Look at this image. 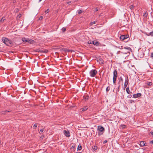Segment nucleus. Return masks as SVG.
<instances>
[{"label": "nucleus", "mask_w": 153, "mask_h": 153, "mask_svg": "<svg viewBox=\"0 0 153 153\" xmlns=\"http://www.w3.org/2000/svg\"><path fill=\"white\" fill-rule=\"evenodd\" d=\"M22 42H27L30 44H34L35 41L31 39H20Z\"/></svg>", "instance_id": "obj_1"}, {"label": "nucleus", "mask_w": 153, "mask_h": 153, "mask_svg": "<svg viewBox=\"0 0 153 153\" xmlns=\"http://www.w3.org/2000/svg\"><path fill=\"white\" fill-rule=\"evenodd\" d=\"M2 40L5 44L8 46L12 43V42L9 39H2Z\"/></svg>", "instance_id": "obj_2"}, {"label": "nucleus", "mask_w": 153, "mask_h": 153, "mask_svg": "<svg viewBox=\"0 0 153 153\" xmlns=\"http://www.w3.org/2000/svg\"><path fill=\"white\" fill-rule=\"evenodd\" d=\"M97 73V71L96 70H92L90 71L89 73L91 77H94Z\"/></svg>", "instance_id": "obj_3"}, {"label": "nucleus", "mask_w": 153, "mask_h": 153, "mask_svg": "<svg viewBox=\"0 0 153 153\" xmlns=\"http://www.w3.org/2000/svg\"><path fill=\"white\" fill-rule=\"evenodd\" d=\"M63 132L64 134L66 137H69L70 136V134L69 131L64 130Z\"/></svg>", "instance_id": "obj_4"}, {"label": "nucleus", "mask_w": 153, "mask_h": 153, "mask_svg": "<svg viewBox=\"0 0 153 153\" xmlns=\"http://www.w3.org/2000/svg\"><path fill=\"white\" fill-rule=\"evenodd\" d=\"M98 129L101 132H102L104 130V128L101 126H98Z\"/></svg>", "instance_id": "obj_5"}, {"label": "nucleus", "mask_w": 153, "mask_h": 153, "mask_svg": "<svg viewBox=\"0 0 153 153\" xmlns=\"http://www.w3.org/2000/svg\"><path fill=\"white\" fill-rule=\"evenodd\" d=\"M141 95L140 93H137L136 94H134L133 95V97L134 98H137L138 97H140Z\"/></svg>", "instance_id": "obj_6"}, {"label": "nucleus", "mask_w": 153, "mask_h": 153, "mask_svg": "<svg viewBox=\"0 0 153 153\" xmlns=\"http://www.w3.org/2000/svg\"><path fill=\"white\" fill-rule=\"evenodd\" d=\"M113 78H116L117 79V71L116 70H115L114 71L113 73Z\"/></svg>", "instance_id": "obj_7"}, {"label": "nucleus", "mask_w": 153, "mask_h": 153, "mask_svg": "<svg viewBox=\"0 0 153 153\" xmlns=\"http://www.w3.org/2000/svg\"><path fill=\"white\" fill-rule=\"evenodd\" d=\"M128 77H127V79H126L125 82V83H124V87L125 88L126 87L127 85H128Z\"/></svg>", "instance_id": "obj_8"}, {"label": "nucleus", "mask_w": 153, "mask_h": 153, "mask_svg": "<svg viewBox=\"0 0 153 153\" xmlns=\"http://www.w3.org/2000/svg\"><path fill=\"white\" fill-rule=\"evenodd\" d=\"M92 42L94 45L97 46L99 45L100 44L97 41H92Z\"/></svg>", "instance_id": "obj_9"}, {"label": "nucleus", "mask_w": 153, "mask_h": 153, "mask_svg": "<svg viewBox=\"0 0 153 153\" xmlns=\"http://www.w3.org/2000/svg\"><path fill=\"white\" fill-rule=\"evenodd\" d=\"M129 37V36L128 35H121L120 38H128Z\"/></svg>", "instance_id": "obj_10"}, {"label": "nucleus", "mask_w": 153, "mask_h": 153, "mask_svg": "<svg viewBox=\"0 0 153 153\" xmlns=\"http://www.w3.org/2000/svg\"><path fill=\"white\" fill-rule=\"evenodd\" d=\"M145 144L146 143H145L144 141H142L140 142V145L141 146L143 147V146H146V145Z\"/></svg>", "instance_id": "obj_11"}, {"label": "nucleus", "mask_w": 153, "mask_h": 153, "mask_svg": "<svg viewBox=\"0 0 153 153\" xmlns=\"http://www.w3.org/2000/svg\"><path fill=\"white\" fill-rule=\"evenodd\" d=\"M88 109V107L87 106H85L84 107V108H82L81 109V111H83L86 110Z\"/></svg>", "instance_id": "obj_12"}, {"label": "nucleus", "mask_w": 153, "mask_h": 153, "mask_svg": "<svg viewBox=\"0 0 153 153\" xmlns=\"http://www.w3.org/2000/svg\"><path fill=\"white\" fill-rule=\"evenodd\" d=\"M5 19V17H3L0 20V22L1 23H3L4 22V21Z\"/></svg>", "instance_id": "obj_13"}, {"label": "nucleus", "mask_w": 153, "mask_h": 153, "mask_svg": "<svg viewBox=\"0 0 153 153\" xmlns=\"http://www.w3.org/2000/svg\"><path fill=\"white\" fill-rule=\"evenodd\" d=\"M88 99V96H84L83 97V99H84L85 101H86Z\"/></svg>", "instance_id": "obj_14"}, {"label": "nucleus", "mask_w": 153, "mask_h": 153, "mask_svg": "<svg viewBox=\"0 0 153 153\" xmlns=\"http://www.w3.org/2000/svg\"><path fill=\"white\" fill-rule=\"evenodd\" d=\"M82 149V146L81 145H79V146L77 148V149L79 150H81Z\"/></svg>", "instance_id": "obj_15"}, {"label": "nucleus", "mask_w": 153, "mask_h": 153, "mask_svg": "<svg viewBox=\"0 0 153 153\" xmlns=\"http://www.w3.org/2000/svg\"><path fill=\"white\" fill-rule=\"evenodd\" d=\"M22 15L21 14H19L17 17L16 19L17 20H19V19L22 16Z\"/></svg>", "instance_id": "obj_16"}, {"label": "nucleus", "mask_w": 153, "mask_h": 153, "mask_svg": "<svg viewBox=\"0 0 153 153\" xmlns=\"http://www.w3.org/2000/svg\"><path fill=\"white\" fill-rule=\"evenodd\" d=\"M126 91L127 92L128 94H129V88L128 87L126 88Z\"/></svg>", "instance_id": "obj_17"}, {"label": "nucleus", "mask_w": 153, "mask_h": 153, "mask_svg": "<svg viewBox=\"0 0 153 153\" xmlns=\"http://www.w3.org/2000/svg\"><path fill=\"white\" fill-rule=\"evenodd\" d=\"M97 146H94V148H93V149L94 151H96L97 150Z\"/></svg>", "instance_id": "obj_18"}, {"label": "nucleus", "mask_w": 153, "mask_h": 153, "mask_svg": "<svg viewBox=\"0 0 153 153\" xmlns=\"http://www.w3.org/2000/svg\"><path fill=\"white\" fill-rule=\"evenodd\" d=\"M37 125H38V124H37V123H35V124L34 125V126H33V128H34V129L36 128L37 127Z\"/></svg>", "instance_id": "obj_19"}, {"label": "nucleus", "mask_w": 153, "mask_h": 153, "mask_svg": "<svg viewBox=\"0 0 153 153\" xmlns=\"http://www.w3.org/2000/svg\"><path fill=\"white\" fill-rule=\"evenodd\" d=\"M10 111H9V110H6L4 111L3 112H2V114H4L5 113L7 112H9Z\"/></svg>", "instance_id": "obj_20"}, {"label": "nucleus", "mask_w": 153, "mask_h": 153, "mask_svg": "<svg viewBox=\"0 0 153 153\" xmlns=\"http://www.w3.org/2000/svg\"><path fill=\"white\" fill-rule=\"evenodd\" d=\"M83 11L82 10H80L78 11V12L79 14H81L83 12Z\"/></svg>", "instance_id": "obj_21"}, {"label": "nucleus", "mask_w": 153, "mask_h": 153, "mask_svg": "<svg viewBox=\"0 0 153 153\" xmlns=\"http://www.w3.org/2000/svg\"><path fill=\"white\" fill-rule=\"evenodd\" d=\"M66 30V28L65 27H63L62 29V31L63 32H64Z\"/></svg>", "instance_id": "obj_22"}, {"label": "nucleus", "mask_w": 153, "mask_h": 153, "mask_svg": "<svg viewBox=\"0 0 153 153\" xmlns=\"http://www.w3.org/2000/svg\"><path fill=\"white\" fill-rule=\"evenodd\" d=\"M147 84L149 86H150L152 85V83L151 82H147Z\"/></svg>", "instance_id": "obj_23"}, {"label": "nucleus", "mask_w": 153, "mask_h": 153, "mask_svg": "<svg viewBox=\"0 0 153 153\" xmlns=\"http://www.w3.org/2000/svg\"><path fill=\"white\" fill-rule=\"evenodd\" d=\"M117 79L113 78V82L114 83H115Z\"/></svg>", "instance_id": "obj_24"}, {"label": "nucleus", "mask_w": 153, "mask_h": 153, "mask_svg": "<svg viewBox=\"0 0 153 153\" xmlns=\"http://www.w3.org/2000/svg\"><path fill=\"white\" fill-rule=\"evenodd\" d=\"M134 7V6L133 5H132L130 6V8L131 9H132Z\"/></svg>", "instance_id": "obj_25"}, {"label": "nucleus", "mask_w": 153, "mask_h": 153, "mask_svg": "<svg viewBox=\"0 0 153 153\" xmlns=\"http://www.w3.org/2000/svg\"><path fill=\"white\" fill-rule=\"evenodd\" d=\"M96 21H94V22H91V23H90V24L91 25H93L94 24H96Z\"/></svg>", "instance_id": "obj_26"}, {"label": "nucleus", "mask_w": 153, "mask_h": 153, "mask_svg": "<svg viewBox=\"0 0 153 153\" xmlns=\"http://www.w3.org/2000/svg\"><path fill=\"white\" fill-rule=\"evenodd\" d=\"M110 87H107L106 89V91H109L110 90Z\"/></svg>", "instance_id": "obj_27"}, {"label": "nucleus", "mask_w": 153, "mask_h": 153, "mask_svg": "<svg viewBox=\"0 0 153 153\" xmlns=\"http://www.w3.org/2000/svg\"><path fill=\"white\" fill-rule=\"evenodd\" d=\"M38 52H43V50L41 49H39L38 50Z\"/></svg>", "instance_id": "obj_28"}, {"label": "nucleus", "mask_w": 153, "mask_h": 153, "mask_svg": "<svg viewBox=\"0 0 153 153\" xmlns=\"http://www.w3.org/2000/svg\"><path fill=\"white\" fill-rule=\"evenodd\" d=\"M123 49H127V50H130L131 49L129 47H128V48H123Z\"/></svg>", "instance_id": "obj_29"}, {"label": "nucleus", "mask_w": 153, "mask_h": 153, "mask_svg": "<svg viewBox=\"0 0 153 153\" xmlns=\"http://www.w3.org/2000/svg\"><path fill=\"white\" fill-rule=\"evenodd\" d=\"M121 127L122 128H125L126 127V125H121Z\"/></svg>", "instance_id": "obj_30"}, {"label": "nucleus", "mask_w": 153, "mask_h": 153, "mask_svg": "<svg viewBox=\"0 0 153 153\" xmlns=\"http://www.w3.org/2000/svg\"><path fill=\"white\" fill-rule=\"evenodd\" d=\"M44 128H43V129H41L40 130L39 132L40 133V132L42 133L43 132V131H44Z\"/></svg>", "instance_id": "obj_31"}, {"label": "nucleus", "mask_w": 153, "mask_h": 153, "mask_svg": "<svg viewBox=\"0 0 153 153\" xmlns=\"http://www.w3.org/2000/svg\"><path fill=\"white\" fill-rule=\"evenodd\" d=\"M120 81H122V82H123V79H122V77H120Z\"/></svg>", "instance_id": "obj_32"}, {"label": "nucleus", "mask_w": 153, "mask_h": 153, "mask_svg": "<svg viewBox=\"0 0 153 153\" xmlns=\"http://www.w3.org/2000/svg\"><path fill=\"white\" fill-rule=\"evenodd\" d=\"M149 35H151L152 36H153V32H152L150 33Z\"/></svg>", "instance_id": "obj_33"}, {"label": "nucleus", "mask_w": 153, "mask_h": 153, "mask_svg": "<svg viewBox=\"0 0 153 153\" xmlns=\"http://www.w3.org/2000/svg\"><path fill=\"white\" fill-rule=\"evenodd\" d=\"M88 44H92V41H89L88 42Z\"/></svg>", "instance_id": "obj_34"}, {"label": "nucleus", "mask_w": 153, "mask_h": 153, "mask_svg": "<svg viewBox=\"0 0 153 153\" xmlns=\"http://www.w3.org/2000/svg\"><path fill=\"white\" fill-rule=\"evenodd\" d=\"M48 52V51L47 50H43V52L45 53H47Z\"/></svg>", "instance_id": "obj_35"}, {"label": "nucleus", "mask_w": 153, "mask_h": 153, "mask_svg": "<svg viewBox=\"0 0 153 153\" xmlns=\"http://www.w3.org/2000/svg\"><path fill=\"white\" fill-rule=\"evenodd\" d=\"M43 18V17L42 16H40L39 19V20H41Z\"/></svg>", "instance_id": "obj_36"}, {"label": "nucleus", "mask_w": 153, "mask_h": 153, "mask_svg": "<svg viewBox=\"0 0 153 153\" xmlns=\"http://www.w3.org/2000/svg\"><path fill=\"white\" fill-rule=\"evenodd\" d=\"M49 12V9H48L47 10H46L45 11V12H46L47 13H48Z\"/></svg>", "instance_id": "obj_37"}, {"label": "nucleus", "mask_w": 153, "mask_h": 153, "mask_svg": "<svg viewBox=\"0 0 153 153\" xmlns=\"http://www.w3.org/2000/svg\"><path fill=\"white\" fill-rule=\"evenodd\" d=\"M151 57L153 58V53H151Z\"/></svg>", "instance_id": "obj_38"}, {"label": "nucleus", "mask_w": 153, "mask_h": 153, "mask_svg": "<svg viewBox=\"0 0 153 153\" xmlns=\"http://www.w3.org/2000/svg\"><path fill=\"white\" fill-rule=\"evenodd\" d=\"M150 133L152 135H153V131H152L151 132H150Z\"/></svg>", "instance_id": "obj_39"}, {"label": "nucleus", "mask_w": 153, "mask_h": 153, "mask_svg": "<svg viewBox=\"0 0 153 153\" xmlns=\"http://www.w3.org/2000/svg\"><path fill=\"white\" fill-rule=\"evenodd\" d=\"M107 140H105L104 142H103V143H106L107 142Z\"/></svg>", "instance_id": "obj_40"}, {"label": "nucleus", "mask_w": 153, "mask_h": 153, "mask_svg": "<svg viewBox=\"0 0 153 153\" xmlns=\"http://www.w3.org/2000/svg\"><path fill=\"white\" fill-rule=\"evenodd\" d=\"M98 10V9L97 8H96L95 9V11H97Z\"/></svg>", "instance_id": "obj_41"}, {"label": "nucleus", "mask_w": 153, "mask_h": 153, "mask_svg": "<svg viewBox=\"0 0 153 153\" xmlns=\"http://www.w3.org/2000/svg\"><path fill=\"white\" fill-rule=\"evenodd\" d=\"M44 137L43 136H41L40 137V138H42V139H43L44 138Z\"/></svg>", "instance_id": "obj_42"}, {"label": "nucleus", "mask_w": 153, "mask_h": 153, "mask_svg": "<svg viewBox=\"0 0 153 153\" xmlns=\"http://www.w3.org/2000/svg\"><path fill=\"white\" fill-rule=\"evenodd\" d=\"M150 143L153 144V140L150 141Z\"/></svg>", "instance_id": "obj_43"}, {"label": "nucleus", "mask_w": 153, "mask_h": 153, "mask_svg": "<svg viewBox=\"0 0 153 153\" xmlns=\"http://www.w3.org/2000/svg\"><path fill=\"white\" fill-rule=\"evenodd\" d=\"M102 134V133H98V135H101V134Z\"/></svg>", "instance_id": "obj_44"}, {"label": "nucleus", "mask_w": 153, "mask_h": 153, "mask_svg": "<svg viewBox=\"0 0 153 153\" xmlns=\"http://www.w3.org/2000/svg\"><path fill=\"white\" fill-rule=\"evenodd\" d=\"M71 147L73 148H74V147H75V146L74 145V146H72Z\"/></svg>", "instance_id": "obj_45"}, {"label": "nucleus", "mask_w": 153, "mask_h": 153, "mask_svg": "<svg viewBox=\"0 0 153 153\" xmlns=\"http://www.w3.org/2000/svg\"><path fill=\"white\" fill-rule=\"evenodd\" d=\"M71 1H68L67 2V4H69L70 3H71Z\"/></svg>", "instance_id": "obj_46"}, {"label": "nucleus", "mask_w": 153, "mask_h": 153, "mask_svg": "<svg viewBox=\"0 0 153 153\" xmlns=\"http://www.w3.org/2000/svg\"><path fill=\"white\" fill-rule=\"evenodd\" d=\"M144 15H145L146 16L147 15V14H146V13H145L144 14Z\"/></svg>", "instance_id": "obj_47"}, {"label": "nucleus", "mask_w": 153, "mask_h": 153, "mask_svg": "<svg viewBox=\"0 0 153 153\" xmlns=\"http://www.w3.org/2000/svg\"><path fill=\"white\" fill-rule=\"evenodd\" d=\"M122 39V41H123L124 39Z\"/></svg>", "instance_id": "obj_48"}, {"label": "nucleus", "mask_w": 153, "mask_h": 153, "mask_svg": "<svg viewBox=\"0 0 153 153\" xmlns=\"http://www.w3.org/2000/svg\"><path fill=\"white\" fill-rule=\"evenodd\" d=\"M18 11V10L17 9L16 10V12H17V11Z\"/></svg>", "instance_id": "obj_49"}, {"label": "nucleus", "mask_w": 153, "mask_h": 153, "mask_svg": "<svg viewBox=\"0 0 153 153\" xmlns=\"http://www.w3.org/2000/svg\"><path fill=\"white\" fill-rule=\"evenodd\" d=\"M81 153V152H76V153Z\"/></svg>", "instance_id": "obj_50"}, {"label": "nucleus", "mask_w": 153, "mask_h": 153, "mask_svg": "<svg viewBox=\"0 0 153 153\" xmlns=\"http://www.w3.org/2000/svg\"><path fill=\"white\" fill-rule=\"evenodd\" d=\"M42 0H39V2L41 1Z\"/></svg>", "instance_id": "obj_51"}, {"label": "nucleus", "mask_w": 153, "mask_h": 153, "mask_svg": "<svg viewBox=\"0 0 153 153\" xmlns=\"http://www.w3.org/2000/svg\"><path fill=\"white\" fill-rule=\"evenodd\" d=\"M120 87V85L119 86V87H118V88H119V87Z\"/></svg>", "instance_id": "obj_52"}]
</instances>
